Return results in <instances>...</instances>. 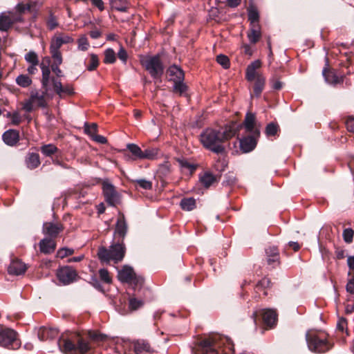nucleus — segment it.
Instances as JSON below:
<instances>
[{
	"instance_id": "f257e3e1",
	"label": "nucleus",
	"mask_w": 354,
	"mask_h": 354,
	"mask_svg": "<svg viewBox=\"0 0 354 354\" xmlns=\"http://www.w3.org/2000/svg\"><path fill=\"white\" fill-rule=\"evenodd\" d=\"M241 125L232 122L218 129L207 128L200 135L203 146L211 151L219 154L225 151L223 143L233 138L239 131Z\"/></svg>"
},
{
	"instance_id": "f03ea898",
	"label": "nucleus",
	"mask_w": 354,
	"mask_h": 354,
	"mask_svg": "<svg viewBox=\"0 0 354 354\" xmlns=\"http://www.w3.org/2000/svg\"><path fill=\"white\" fill-rule=\"evenodd\" d=\"M223 354H233L234 344L227 337L214 336L202 340L195 354H218L219 351Z\"/></svg>"
},
{
	"instance_id": "7ed1b4c3",
	"label": "nucleus",
	"mask_w": 354,
	"mask_h": 354,
	"mask_svg": "<svg viewBox=\"0 0 354 354\" xmlns=\"http://www.w3.org/2000/svg\"><path fill=\"white\" fill-rule=\"evenodd\" d=\"M41 69L42 72V91H31L30 97L31 98V100L33 101L35 106L44 108L47 106V100L52 99L53 97V94L50 92V68L48 66H45L44 64H41Z\"/></svg>"
},
{
	"instance_id": "20e7f679",
	"label": "nucleus",
	"mask_w": 354,
	"mask_h": 354,
	"mask_svg": "<svg viewBox=\"0 0 354 354\" xmlns=\"http://www.w3.org/2000/svg\"><path fill=\"white\" fill-rule=\"evenodd\" d=\"M126 248L122 240L118 239L117 243L112 244L109 249L102 247L97 252L98 258L104 262L113 261L118 263L122 261L125 255Z\"/></svg>"
},
{
	"instance_id": "39448f33",
	"label": "nucleus",
	"mask_w": 354,
	"mask_h": 354,
	"mask_svg": "<svg viewBox=\"0 0 354 354\" xmlns=\"http://www.w3.org/2000/svg\"><path fill=\"white\" fill-rule=\"evenodd\" d=\"M140 64L153 79L160 78L164 72V66L158 55H140Z\"/></svg>"
},
{
	"instance_id": "423d86ee",
	"label": "nucleus",
	"mask_w": 354,
	"mask_h": 354,
	"mask_svg": "<svg viewBox=\"0 0 354 354\" xmlns=\"http://www.w3.org/2000/svg\"><path fill=\"white\" fill-rule=\"evenodd\" d=\"M58 345L60 351L65 354H87L91 349L88 342L82 337H79L76 344L69 339L59 340Z\"/></svg>"
},
{
	"instance_id": "0eeeda50",
	"label": "nucleus",
	"mask_w": 354,
	"mask_h": 354,
	"mask_svg": "<svg viewBox=\"0 0 354 354\" xmlns=\"http://www.w3.org/2000/svg\"><path fill=\"white\" fill-rule=\"evenodd\" d=\"M306 341L310 350L316 353H325L332 347L324 333H308Z\"/></svg>"
},
{
	"instance_id": "6e6552de",
	"label": "nucleus",
	"mask_w": 354,
	"mask_h": 354,
	"mask_svg": "<svg viewBox=\"0 0 354 354\" xmlns=\"http://www.w3.org/2000/svg\"><path fill=\"white\" fill-rule=\"evenodd\" d=\"M102 189L104 200L109 205L115 207L121 203V195L109 179L102 180Z\"/></svg>"
},
{
	"instance_id": "1a4fd4ad",
	"label": "nucleus",
	"mask_w": 354,
	"mask_h": 354,
	"mask_svg": "<svg viewBox=\"0 0 354 354\" xmlns=\"http://www.w3.org/2000/svg\"><path fill=\"white\" fill-rule=\"evenodd\" d=\"M17 333L13 329L4 328L0 325V346L10 348L18 347Z\"/></svg>"
},
{
	"instance_id": "9d476101",
	"label": "nucleus",
	"mask_w": 354,
	"mask_h": 354,
	"mask_svg": "<svg viewBox=\"0 0 354 354\" xmlns=\"http://www.w3.org/2000/svg\"><path fill=\"white\" fill-rule=\"evenodd\" d=\"M118 278L122 282L135 286L142 285L144 282L143 278L136 275L133 269L128 266H123V268L118 271Z\"/></svg>"
},
{
	"instance_id": "9b49d317",
	"label": "nucleus",
	"mask_w": 354,
	"mask_h": 354,
	"mask_svg": "<svg viewBox=\"0 0 354 354\" xmlns=\"http://www.w3.org/2000/svg\"><path fill=\"white\" fill-rule=\"evenodd\" d=\"M57 277L61 283L68 285L76 280L77 273L72 267L64 266L57 270Z\"/></svg>"
},
{
	"instance_id": "f8f14e48",
	"label": "nucleus",
	"mask_w": 354,
	"mask_h": 354,
	"mask_svg": "<svg viewBox=\"0 0 354 354\" xmlns=\"http://www.w3.org/2000/svg\"><path fill=\"white\" fill-rule=\"evenodd\" d=\"M258 315L262 316L263 323L268 327H272L275 325L277 320V315L276 312L271 309H263L258 312H254L252 315L254 322L257 324V317Z\"/></svg>"
},
{
	"instance_id": "ddd939ff",
	"label": "nucleus",
	"mask_w": 354,
	"mask_h": 354,
	"mask_svg": "<svg viewBox=\"0 0 354 354\" xmlns=\"http://www.w3.org/2000/svg\"><path fill=\"white\" fill-rule=\"evenodd\" d=\"M51 86L60 98H63L66 95H71L74 93V89L71 85L66 84L63 86L61 82L55 77H50Z\"/></svg>"
},
{
	"instance_id": "4468645a",
	"label": "nucleus",
	"mask_w": 354,
	"mask_h": 354,
	"mask_svg": "<svg viewBox=\"0 0 354 354\" xmlns=\"http://www.w3.org/2000/svg\"><path fill=\"white\" fill-rule=\"evenodd\" d=\"M259 132L256 131L252 136H248L239 140L240 148L244 153L252 151L257 145Z\"/></svg>"
},
{
	"instance_id": "2eb2a0df",
	"label": "nucleus",
	"mask_w": 354,
	"mask_h": 354,
	"mask_svg": "<svg viewBox=\"0 0 354 354\" xmlns=\"http://www.w3.org/2000/svg\"><path fill=\"white\" fill-rule=\"evenodd\" d=\"M261 67V62L257 59L250 63L246 68L245 71V79L247 81L252 82L256 78L263 76V75L259 72V69Z\"/></svg>"
},
{
	"instance_id": "dca6fc26",
	"label": "nucleus",
	"mask_w": 354,
	"mask_h": 354,
	"mask_svg": "<svg viewBox=\"0 0 354 354\" xmlns=\"http://www.w3.org/2000/svg\"><path fill=\"white\" fill-rule=\"evenodd\" d=\"M21 21V17L15 15L3 13L0 15V30L7 31L13 24Z\"/></svg>"
},
{
	"instance_id": "f3484780",
	"label": "nucleus",
	"mask_w": 354,
	"mask_h": 354,
	"mask_svg": "<svg viewBox=\"0 0 354 354\" xmlns=\"http://www.w3.org/2000/svg\"><path fill=\"white\" fill-rule=\"evenodd\" d=\"M63 230L61 223L46 222L43 225V233L50 237H56Z\"/></svg>"
},
{
	"instance_id": "a211bd4d",
	"label": "nucleus",
	"mask_w": 354,
	"mask_h": 354,
	"mask_svg": "<svg viewBox=\"0 0 354 354\" xmlns=\"http://www.w3.org/2000/svg\"><path fill=\"white\" fill-rule=\"evenodd\" d=\"M73 38L64 33H57L51 39L50 47L59 49L63 44H71Z\"/></svg>"
},
{
	"instance_id": "6ab92c4d",
	"label": "nucleus",
	"mask_w": 354,
	"mask_h": 354,
	"mask_svg": "<svg viewBox=\"0 0 354 354\" xmlns=\"http://www.w3.org/2000/svg\"><path fill=\"white\" fill-rule=\"evenodd\" d=\"M127 232V225L124 218V216L121 214L118 218L115 230L114 232L115 239H118L120 240H122L124 242V239Z\"/></svg>"
},
{
	"instance_id": "aec40b11",
	"label": "nucleus",
	"mask_w": 354,
	"mask_h": 354,
	"mask_svg": "<svg viewBox=\"0 0 354 354\" xmlns=\"http://www.w3.org/2000/svg\"><path fill=\"white\" fill-rule=\"evenodd\" d=\"M133 344L136 354H153L154 352L150 344L144 339L136 340Z\"/></svg>"
},
{
	"instance_id": "412c9836",
	"label": "nucleus",
	"mask_w": 354,
	"mask_h": 354,
	"mask_svg": "<svg viewBox=\"0 0 354 354\" xmlns=\"http://www.w3.org/2000/svg\"><path fill=\"white\" fill-rule=\"evenodd\" d=\"M322 73L326 82L328 84L336 85L342 83L344 81V76H338L335 71L330 70L327 67L323 69Z\"/></svg>"
},
{
	"instance_id": "4be33fe9",
	"label": "nucleus",
	"mask_w": 354,
	"mask_h": 354,
	"mask_svg": "<svg viewBox=\"0 0 354 354\" xmlns=\"http://www.w3.org/2000/svg\"><path fill=\"white\" fill-rule=\"evenodd\" d=\"M57 335L58 330L55 328L43 326L38 330V337L41 341L54 339Z\"/></svg>"
},
{
	"instance_id": "5701e85b",
	"label": "nucleus",
	"mask_w": 354,
	"mask_h": 354,
	"mask_svg": "<svg viewBox=\"0 0 354 354\" xmlns=\"http://www.w3.org/2000/svg\"><path fill=\"white\" fill-rule=\"evenodd\" d=\"M169 81L173 82L183 81L185 75L183 71L176 65L170 66L167 70Z\"/></svg>"
},
{
	"instance_id": "b1692460",
	"label": "nucleus",
	"mask_w": 354,
	"mask_h": 354,
	"mask_svg": "<svg viewBox=\"0 0 354 354\" xmlns=\"http://www.w3.org/2000/svg\"><path fill=\"white\" fill-rule=\"evenodd\" d=\"M26 266L19 260L12 261L8 266V271L11 274L20 275L26 271Z\"/></svg>"
},
{
	"instance_id": "393cba45",
	"label": "nucleus",
	"mask_w": 354,
	"mask_h": 354,
	"mask_svg": "<svg viewBox=\"0 0 354 354\" xmlns=\"http://www.w3.org/2000/svg\"><path fill=\"white\" fill-rule=\"evenodd\" d=\"M250 42L252 44L257 43L261 37V28L260 25L250 26L247 33Z\"/></svg>"
},
{
	"instance_id": "a878e982",
	"label": "nucleus",
	"mask_w": 354,
	"mask_h": 354,
	"mask_svg": "<svg viewBox=\"0 0 354 354\" xmlns=\"http://www.w3.org/2000/svg\"><path fill=\"white\" fill-rule=\"evenodd\" d=\"M39 250L44 254L53 253L56 248L55 241L51 239H43L39 242Z\"/></svg>"
},
{
	"instance_id": "bb28decb",
	"label": "nucleus",
	"mask_w": 354,
	"mask_h": 354,
	"mask_svg": "<svg viewBox=\"0 0 354 354\" xmlns=\"http://www.w3.org/2000/svg\"><path fill=\"white\" fill-rule=\"evenodd\" d=\"M3 140L6 145L14 146L19 140V132L13 129L8 130L3 134Z\"/></svg>"
},
{
	"instance_id": "cd10ccee",
	"label": "nucleus",
	"mask_w": 354,
	"mask_h": 354,
	"mask_svg": "<svg viewBox=\"0 0 354 354\" xmlns=\"http://www.w3.org/2000/svg\"><path fill=\"white\" fill-rule=\"evenodd\" d=\"M253 84V94L257 97H259L266 85V77L264 76L254 79L252 82Z\"/></svg>"
},
{
	"instance_id": "c85d7f7f",
	"label": "nucleus",
	"mask_w": 354,
	"mask_h": 354,
	"mask_svg": "<svg viewBox=\"0 0 354 354\" xmlns=\"http://www.w3.org/2000/svg\"><path fill=\"white\" fill-rule=\"evenodd\" d=\"M248 20L250 26L260 25L259 24V15L257 8L254 6H250L248 9Z\"/></svg>"
},
{
	"instance_id": "c756f323",
	"label": "nucleus",
	"mask_w": 354,
	"mask_h": 354,
	"mask_svg": "<svg viewBox=\"0 0 354 354\" xmlns=\"http://www.w3.org/2000/svg\"><path fill=\"white\" fill-rule=\"evenodd\" d=\"M110 5L113 9L118 11L125 12L129 7L127 0H109Z\"/></svg>"
},
{
	"instance_id": "7c9ffc66",
	"label": "nucleus",
	"mask_w": 354,
	"mask_h": 354,
	"mask_svg": "<svg viewBox=\"0 0 354 354\" xmlns=\"http://www.w3.org/2000/svg\"><path fill=\"white\" fill-rule=\"evenodd\" d=\"M42 5L43 2L41 1H31L27 3V10L32 15L34 20L37 18L38 12Z\"/></svg>"
},
{
	"instance_id": "2f4dec72",
	"label": "nucleus",
	"mask_w": 354,
	"mask_h": 354,
	"mask_svg": "<svg viewBox=\"0 0 354 354\" xmlns=\"http://www.w3.org/2000/svg\"><path fill=\"white\" fill-rule=\"evenodd\" d=\"M27 167L31 169L37 167L40 165L39 156L37 153H30L26 159Z\"/></svg>"
},
{
	"instance_id": "473e14b6",
	"label": "nucleus",
	"mask_w": 354,
	"mask_h": 354,
	"mask_svg": "<svg viewBox=\"0 0 354 354\" xmlns=\"http://www.w3.org/2000/svg\"><path fill=\"white\" fill-rule=\"evenodd\" d=\"M177 162L183 171H187L189 174H192L196 169V165L190 163L185 158H178Z\"/></svg>"
},
{
	"instance_id": "72a5a7b5",
	"label": "nucleus",
	"mask_w": 354,
	"mask_h": 354,
	"mask_svg": "<svg viewBox=\"0 0 354 354\" xmlns=\"http://www.w3.org/2000/svg\"><path fill=\"white\" fill-rule=\"evenodd\" d=\"M216 181V177L211 173L206 172L200 177V182L202 185L208 188Z\"/></svg>"
},
{
	"instance_id": "f704fd0d",
	"label": "nucleus",
	"mask_w": 354,
	"mask_h": 354,
	"mask_svg": "<svg viewBox=\"0 0 354 354\" xmlns=\"http://www.w3.org/2000/svg\"><path fill=\"white\" fill-rule=\"evenodd\" d=\"M255 115L252 113H248L244 120V126L247 131L252 132L254 128Z\"/></svg>"
},
{
	"instance_id": "c9c22d12",
	"label": "nucleus",
	"mask_w": 354,
	"mask_h": 354,
	"mask_svg": "<svg viewBox=\"0 0 354 354\" xmlns=\"http://www.w3.org/2000/svg\"><path fill=\"white\" fill-rule=\"evenodd\" d=\"M180 205L183 210L191 211L196 207V201L193 198H183Z\"/></svg>"
},
{
	"instance_id": "e433bc0d",
	"label": "nucleus",
	"mask_w": 354,
	"mask_h": 354,
	"mask_svg": "<svg viewBox=\"0 0 354 354\" xmlns=\"http://www.w3.org/2000/svg\"><path fill=\"white\" fill-rule=\"evenodd\" d=\"M16 82L19 86L26 88L32 84V80L26 75H20L17 77Z\"/></svg>"
},
{
	"instance_id": "4c0bfd02",
	"label": "nucleus",
	"mask_w": 354,
	"mask_h": 354,
	"mask_svg": "<svg viewBox=\"0 0 354 354\" xmlns=\"http://www.w3.org/2000/svg\"><path fill=\"white\" fill-rule=\"evenodd\" d=\"M135 186H138L145 190H151L152 189V182L146 179H136L133 180Z\"/></svg>"
},
{
	"instance_id": "58836bf2",
	"label": "nucleus",
	"mask_w": 354,
	"mask_h": 354,
	"mask_svg": "<svg viewBox=\"0 0 354 354\" xmlns=\"http://www.w3.org/2000/svg\"><path fill=\"white\" fill-rule=\"evenodd\" d=\"M173 91L176 93H178L180 95L185 94L187 86L183 83V81H178L174 82Z\"/></svg>"
},
{
	"instance_id": "ea45409f",
	"label": "nucleus",
	"mask_w": 354,
	"mask_h": 354,
	"mask_svg": "<svg viewBox=\"0 0 354 354\" xmlns=\"http://www.w3.org/2000/svg\"><path fill=\"white\" fill-rule=\"evenodd\" d=\"M127 149L135 156V158L142 159V151L137 145L129 144L127 145Z\"/></svg>"
},
{
	"instance_id": "a19ab883",
	"label": "nucleus",
	"mask_w": 354,
	"mask_h": 354,
	"mask_svg": "<svg viewBox=\"0 0 354 354\" xmlns=\"http://www.w3.org/2000/svg\"><path fill=\"white\" fill-rule=\"evenodd\" d=\"M57 147L52 144L46 145L41 147V151L46 156H50L57 151Z\"/></svg>"
},
{
	"instance_id": "79ce46f5",
	"label": "nucleus",
	"mask_w": 354,
	"mask_h": 354,
	"mask_svg": "<svg viewBox=\"0 0 354 354\" xmlns=\"http://www.w3.org/2000/svg\"><path fill=\"white\" fill-rule=\"evenodd\" d=\"M144 301L142 299H138L135 297H131L129 301V306L130 310H136L143 306Z\"/></svg>"
},
{
	"instance_id": "37998d69",
	"label": "nucleus",
	"mask_w": 354,
	"mask_h": 354,
	"mask_svg": "<svg viewBox=\"0 0 354 354\" xmlns=\"http://www.w3.org/2000/svg\"><path fill=\"white\" fill-rule=\"evenodd\" d=\"M271 286V281L270 279L267 277L263 278L261 280H260L258 283L256 285L255 287V292L256 293L259 292V288H264L266 290H267L268 288H270Z\"/></svg>"
},
{
	"instance_id": "c03bdc74",
	"label": "nucleus",
	"mask_w": 354,
	"mask_h": 354,
	"mask_svg": "<svg viewBox=\"0 0 354 354\" xmlns=\"http://www.w3.org/2000/svg\"><path fill=\"white\" fill-rule=\"evenodd\" d=\"M115 53L112 48H108L104 52V62L106 64H113L115 62Z\"/></svg>"
},
{
	"instance_id": "a18cd8bd",
	"label": "nucleus",
	"mask_w": 354,
	"mask_h": 354,
	"mask_svg": "<svg viewBox=\"0 0 354 354\" xmlns=\"http://www.w3.org/2000/svg\"><path fill=\"white\" fill-rule=\"evenodd\" d=\"M158 150L156 148L147 149L142 151V159H153L158 155Z\"/></svg>"
},
{
	"instance_id": "49530a36",
	"label": "nucleus",
	"mask_w": 354,
	"mask_h": 354,
	"mask_svg": "<svg viewBox=\"0 0 354 354\" xmlns=\"http://www.w3.org/2000/svg\"><path fill=\"white\" fill-rule=\"evenodd\" d=\"M88 337L94 342H104L106 339L107 336L98 333L97 331L91 330L88 333Z\"/></svg>"
},
{
	"instance_id": "de8ad7c7",
	"label": "nucleus",
	"mask_w": 354,
	"mask_h": 354,
	"mask_svg": "<svg viewBox=\"0 0 354 354\" xmlns=\"http://www.w3.org/2000/svg\"><path fill=\"white\" fill-rule=\"evenodd\" d=\"M99 276L100 280L105 283H111L112 282V277L110 275L109 271L105 268L100 269Z\"/></svg>"
},
{
	"instance_id": "09e8293b",
	"label": "nucleus",
	"mask_w": 354,
	"mask_h": 354,
	"mask_svg": "<svg viewBox=\"0 0 354 354\" xmlns=\"http://www.w3.org/2000/svg\"><path fill=\"white\" fill-rule=\"evenodd\" d=\"M78 49L82 51H86L89 47V43L86 35H82L77 40Z\"/></svg>"
},
{
	"instance_id": "8fccbe9b",
	"label": "nucleus",
	"mask_w": 354,
	"mask_h": 354,
	"mask_svg": "<svg viewBox=\"0 0 354 354\" xmlns=\"http://www.w3.org/2000/svg\"><path fill=\"white\" fill-rule=\"evenodd\" d=\"M99 64V59L98 57L95 54L90 55V60L89 64H88L86 68L89 71H94L97 68Z\"/></svg>"
},
{
	"instance_id": "3c124183",
	"label": "nucleus",
	"mask_w": 354,
	"mask_h": 354,
	"mask_svg": "<svg viewBox=\"0 0 354 354\" xmlns=\"http://www.w3.org/2000/svg\"><path fill=\"white\" fill-rule=\"evenodd\" d=\"M50 52L54 59L53 64H61L62 63V57L59 49L50 47Z\"/></svg>"
},
{
	"instance_id": "603ef678",
	"label": "nucleus",
	"mask_w": 354,
	"mask_h": 354,
	"mask_svg": "<svg viewBox=\"0 0 354 354\" xmlns=\"http://www.w3.org/2000/svg\"><path fill=\"white\" fill-rule=\"evenodd\" d=\"M97 129V125L95 123H92L91 124L86 123L84 125L85 133L92 138L96 135Z\"/></svg>"
},
{
	"instance_id": "864d4df0",
	"label": "nucleus",
	"mask_w": 354,
	"mask_h": 354,
	"mask_svg": "<svg viewBox=\"0 0 354 354\" xmlns=\"http://www.w3.org/2000/svg\"><path fill=\"white\" fill-rule=\"evenodd\" d=\"M353 236H354V231L351 228H346L344 230L342 233V236L344 241L346 243H351L353 242Z\"/></svg>"
},
{
	"instance_id": "5fc2aeb1",
	"label": "nucleus",
	"mask_w": 354,
	"mask_h": 354,
	"mask_svg": "<svg viewBox=\"0 0 354 354\" xmlns=\"http://www.w3.org/2000/svg\"><path fill=\"white\" fill-rule=\"evenodd\" d=\"M59 24L57 21L56 17L53 15L52 12L50 13V15L46 21V26L50 30H54L58 26Z\"/></svg>"
},
{
	"instance_id": "6e6d98bb",
	"label": "nucleus",
	"mask_w": 354,
	"mask_h": 354,
	"mask_svg": "<svg viewBox=\"0 0 354 354\" xmlns=\"http://www.w3.org/2000/svg\"><path fill=\"white\" fill-rule=\"evenodd\" d=\"M25 59L27 62L31 64L38 65L39 64L37 55L33 51L28 53L25 55Z\"/></svg>"
},
{
	"instance_id": "4d7b16f0",
	"label": "nucleus",
	"mask_w": 354,
	"mask_h": 354,
	"mask_svg": "<svg viewBox=\"0 0 354 354\" xmlns=\"http://www.w3.org/2000/svg\"><path fill=\"white\" fill-rule=\"evenodd\" d=\"M216 61L224 68L227 69V68H230V59L226 55H224L222 54L218 55L216 57Z\"/></svg>"
},
{
	"instance_id": "13d9d810",
	"label": "nucleus",
	"mask_w": 354,
	"mask_h": 354,
	"mask_svg": "<svg viewBox=\"0 0 354 354\" xmlns=\"http://www.w3.org/2000/svg\"><path fill=\"white\" fill-rule=\"evenodd\" d=\"M74 253V250L72 248H63L58 250L57 256L59 258L64 259L66 257L72 255Z\"/></svg>"
},
{
	"instance_id": "bf43d9fd",
	"label": "nucleus",
	"mask_w": 354,
	"mask_h": 354,
	"mask_svg": "<svg viewBox=\"0 0 354 354\" xmlns=\"http://www.w3.org/2000/svg\"><path fill=\"white\" fill-rule=\"evenodd\" d=\"M279 127L277 124L270 123L266 128V133L268 136H275L278 131Z\"/></svg>"
},
{
	"instance_id": "052dcab7",
	"label": "nucleus",
	"mask_w": 354,
	"mask_h": 354,
	"mask_svg": "<svg viewBox=\"0 0 354 354\" xmlns=\"http://www.w3.org/2000/svg\"><path fill=\"white\" fill-rule=\"evenodd\" d=\"M266 253L267 257H279V250H278L277 248H276L274 246L268 247L266 250Z\"/></svg>"
},
{
	"instance_id": "680f3d73",
	"label": "nucleus",
	"mask_w": 354,
	"mask_h": 354,
	"mask_svg": "<svg viewBox=\"0 0 354 354\" xmlns=\"http://www.w3.org/2000/svg\"><path fill=\"white\" fill-rule=\"evenodd\" d=\"M337 328L339 330L343 332L345 329L347 328V321L346 319L342 317L339 318L337 324Z\"/></svg>"
},
{
	"instance_id": "e2e57ef3",
	"label": "nucleus",
	"mask_w": 354,
	"mask_h": 354,
	"mask_svg": "<svg viewBox=\"0 0 354 354\" xmlns=\"http://www.w3.org/2000/svg\"><path fill=\"white\" fill-rule=\"evenodd\" d=\"M34 105L35 104L33 101H32L31 98L30 97L29 100L23 104V109L26 112H30L32 111Z\"/></svg>"
},
{
	"instance_id": "0e129e2a",
	"label": "nucleus",
	"mask_w": 354,
	"mask_h": 354,
	"mask_svg": "<svg viewBox=\"0 0 354 354\" xmlns=\"http://www.w3.org/2000/svg\"><path fill=\"white\" fill-rule=\"evenodd\" d=\"M270 84L272 88L275 90H279L283 86L282 82L279 79L277 78H272V80H270Z\"/></svg>"
},
{
	"instance_id": "69168bd1",
	"label": "nucleus",
	"mask_w": 354,
	"mask_h": 354,
	"mask_svg": "<svg viewBox=\"0 0 354 354\" xmlns=\"http://www.w3.org/2000/svg\"><path fill=\"white\" fill-rule=\"evenodd\" d=\"M268 264L274 268L279 263V257H267Z\"/></svg>"
},
{
	"instance_id": "338daca9",
	"label": "nucleus",
	"mask_w": 354,
	"mask_h": 354,
	"mask_svg": "<svg viewBox=\"0 0 354 354\" xmlns=\"http://www.w3.org/2000/svg\"><path fill=\"white\" fill-rule=\"evenodd\" d=\"M348 131L354 133V117H349L346 122Z\"/></svg>"
},
{
	"instance_id": "774afa93",
	"label": "nucleus",
	"mask_w": 354,
	"mask_h": 354,
	"mask_svg": "<svg viewBox=\"0 0 354 354\" xmlns=\"http://www.w3.org/2000/svg\"><path fill=\"white\" fill-rule=\"evenodd\" d=\"M346 291L350 294H354V278L351 279L346 286Z\"/></svg>"
}]
</instances>
